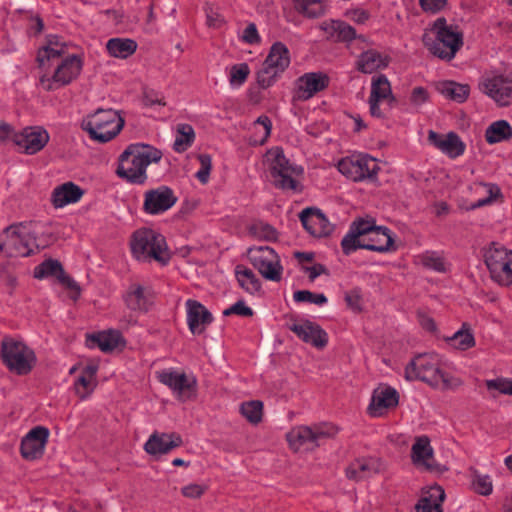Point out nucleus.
Here are the masks:
<instances>
[{"instance_id":"1","label":"nucleus","mask_w":512,"mask_h":512,"mask_svg":"<svg viewBox=\"0 0 512 512\" xmlns=\"http://www.w3.org/2000/svg\"><path fill=\"white\" fill-rule=\"evenodd\" d=\"M405 378L422 381L441 391H455L463 385L462 379L443 370L440 357L431 353L412 359L405 368Z\"/></svg>"},{"instance_id":"2","label":"nucleus","mask_w":512,"mask_h":512,"mask_svg":"<svg viewBox=\"0 0 512 512\" xmlns=\"http://www.w3.org/2000/svg\"><path fill=\"white\" fill-rule=\"evenodd\" d=\"M161 157V151L153 146L143 143L130 144L119 157L116 173L129 183L144 184L147 180V167L158 162Z\"/></svg>"},{"instance_id":"3","label":"nucleus","mask_w":512,"mask_h":512,"mask_svg":"<svg viewBox=\"0 0 512 512\" xmlns=\"http://www.w3.org/2000/svg\"><path fill=\"white\" fill-rule=\"evenodd\" d=\"M424 45L436 57L451 60L463 45V33L458 25L437 18L429 32L423 36Z\"/></svg>"},{"instance_id":"4","label":"nucleus","mask_w":512,"mask_h":512,"mask_svg":"<svg viewBox=\"0 0 512 512\" xmlns=\"http://www.w3.org/2000/svg\"><path fill=\"white\" fill-rule=\"evenodd\" d=\"M82 68L79 55H67L45 67H38L37 86L47 92L59 90L77 79Z\"/></svg>"},{"instance_id":"5","label":"nucleus","mask_w":512,"mask_h":512,"mask_svg":"<svg viewBox=\"0 0 512 512\" xmlns=\"http://www.w3.org/2000/svg\"><path fill=\"white\" fill-rule=\"evenodd\" d=\"M131 250L139 261L151 262L154 260L161 265H166L170 260L165 237L150 228H142L134 232Z\"/></svg>"},{"instance_id":"6","label":"nucleus","mask_w":512,"mask_h":512,"mask_svg":"<svg viewBox=\"0 0 512 512\" xmlns=\"http://www.w3.org/2000/svg\"><path fill=\"white\" fill-rule=\"evenodd\" d=\"M31 223H17L0 235V252L9 257H27L38 250Z\"/></svg>"},{"instance_id":"7","label":"nucleus","mask_w":512,"mask_h":512,"mask_svg":"<svg viewBox=\"0 0 512 512\" xmlns=\"http://www.w3.org/2000/svg\"><path fill=\"white\" fill-rule=\"evenodd\" d=\"M0 358L10 372L20 376L29 374L37 364V356L31 347L8 337L1 342Z\"/></svg>"},{"instance_id":"8","label":"nucleus","mask_w":512,"mask_h":512,"mask_svg":"<svg viewBox=\"0 0 512 512\" xmlns=\"http://www.w3.org/2000/svg\"><path fill=\"white\" fill-rule=\"evenodd\" d=\"M124 126V120L114 109H98L83 119L81 127L90 138L100 143H106L119 134Z\"/></svg>"},{"instance_id":"9","label":"nucleus","mask_w":512,"mask_h":512,"mask_svg":"<svg viewBox=\"0 0 512 512\" xmlns=\"http://www.w3.org/2000/svg\"><path fill=\"white\" fill-rule=\"evenodd\" d=\"M264 163L270 170L276 187L282 190L296 191L298 181L296 177L302 175V166L290 163L280 147L269 149L264 156Z\"/></svg>"},{"instance_id":"10","label":"nucleus","mask_w":512,"mask_h":512,"mask_svg":"<svg viewBox=\"0 0 512 512\" xmlns=\"http://www.w3.org/2000/svg\"><path fill=\"white\" fill-rule=\"evenodd\" d=\"M337 429L329 423L314 426H298L287 434V441L294 451H309L320 446L325 439L333 437Z\"/></svg>"},{"instance_id":"11","label":"nucleus","mask_w":512,"mask_h":512,"mask_svg":"<svg viewBox=\"0 0 512 512\" xmlns=\"http://www.w3.org/2000/svg\"><path fill=\"white\" fill-rule=\"evenodd\" d=\"M289 64V49L282 42H275L271 46L262 68L257 73L258 85L263 89L272 86L277 77L288 68Z\"/></svg>"},{"instance_id":"12","label":"nucleus","mask_w":512,"mask_h":512,"mask_svg":"<svg viewBox=\"0 0 512 512\" xmlns=\"http://www.w3.org/2000/svg\"><path fill=\"white\" fill-rule=\"evenodd\" d=\"M337 167L341 174L354 182L373 181L380 169L375 158L362 153L341 159Z\"/></svg>"},{"instance_id":"13","label":"nucleus","mask_w":512,"mask_h":512,"mask_svg":"<svg viewBox=\"0 0 512 512\" xmlns=\"http://www.w3.org/2000/svg\"><path fill=\"white\" fill-rule=\"evenodd\" d=\"M479 89L498 106L505 107L512 103L511 74H504L499 71L486 72L480 78Z\"/></svg>"},{"instance_id":"14","label":"nucleus","mask_w":512,"mask_h":512,"mask_svg":"<svg viewBox=\"0 0 512 512\" xmlns=\"http://www.w3.org/2000/svg\"><path fill=\"white\" fill-rule=\"evenodd\" d=\"M247 256L251 264L263 278L273 282L282 279L283 266L275 250L269 246H255L248 249Z\"/></svg>"},{"instance_id":"15","label":"nucleus","mask_w":512,"mask_h":512,"mask_svg":"<svg viewBox=\"0 0 512 512\" xmlns=\"http://www.w3.org/2000/svg\"><path fill=\"white\" fill-rule=\"evenodd\" d=\"M157 377L159 382L166 385L180 401H187L196 395L197 379L193 374L170 368L160 371Z\"/></svg>"},{"instance_id":"16","label":"nucleus","mask_w":512,"mask_h":512,"mask_svg":"<svg viewBox=\"0 0 512 512\" xmlns=\"http://www.w3.org/2000/svg\"><path fill=\"white\" fill-rule=\"evenodd\" d=\"M286 327L303 342L316 348H323L328 343L327 333L320 325L308 319L292 317L286 322Z\"/></svg>"},{"instance_id":"17","label":"nucleus","mask_w":512,"mask_h":512,"mask_svg":"<svg viewBox=\"0 0 512 512\" xmlns=\"http://www.w3.org/2000/svg\"><path fill=\"white\" fill-rule=\"evenodd\" d=\"M329 85V77L323 72H307L298 77L292 91L293 101H307Z\"/></svg>"},{"instance_id":"18","label":"nucleus","mask_w":512,"mask_h":512,"mask_svg":"<svg viewBox=\"0 0 512 512\" xmlns=\"http://www.w3.org/2000/svg\"><path fill=\"white\" fill-rule=\"evenodd\" d=\"M50 135L41 126H29L13 135L14 144L25 154L34 155L49 142Z\"/></svg>"},{"instance_id":"19","label":"nucleus","mask_w":512,"mask_h":512,"mask_svg":"<svg viewBox=\"0 0 512 512\" xmlns=\"http://www.w3.org/2000/svg\"><path fill=\"white\" fill-rule=\"evenodd\" d=\"M33 275L36 279L40 280L55 277L60 284L73 293L71 296L73 300L78 299L80 294L78 283L65 273L62 264L58 260L47 259L43 261L34 268Z\"/></svg>"},{"instance_id":"20","label":"nucleus","mask_w":512,"mask_h":512,"mask_svg":"<svg viewBox=\"0 0 512 512\" xmlns=\"http://www.w3.org/2000/svg\"><path fill=\"white\" fill-rule=\"evenodd\" d=\"M176 202L174 191L168 186L161 185L145 192L143 209L147 214L159 215L172 208Z\"/></svg>"},{"instance_id":"21","label":"nucleus","mask_w":512,"mask_h":512,"mask_svg":"<svg viewBox=\"0 0 512 512\" xmlns=\"http://www.w3.org/2000/svg\"><path fill=\"white\" fill-rule=\"evenodd\" d=\"M299 217L304 229L314 237H325L333 231V225L318 208H306Z\"/></svg>"},{"instance_id":"22","label":"nucleus","mask_w":512,"mask_h":512,"mask_svg":"<svg viewBox=\"0 0 512 512\" xmlns=\"http://www.w3.org/2000/svg\"><path fill=\"white\" fill-rule=\"evenodd\" d=\"M49 430L43 426L31 429L21 441V455L27 460L40 458L45 450Z\"/></svg>"},{"instance_id":"23","label":"nucleus","mask_w":512,"mask_h":512,"mask_svg":"<svg viewBox=\"0 0 512 512\" xmlns=\"http://www.w3.org/2000/svg\"><path fill=\"white\" fill-rule=\"evenodd\" d=\"M399 403L397 390L388 385H382L373 391L368 412L372 417L382 416L388 409L395 408Z\"/></svg>"},{"instance_id":"24","label":"nucleus","mask_w":512,"mask_h":512,"mask_svg":"<svg viewBox=\"0 0 512 512\" xmlns=\"http://www.w3.org/2000/svg\"><path fill=\"white\" fill-rule=\"evenodd\" d=\"M429 142L451 159L463 155L466 149L465 143L455 132H449L445 135L439 134L433 130L428 133Z\"/></svg>"},{"instance_id":"25","label":"nucleus","mask_w":512,"mask_h":512,"mask_svg":"<svg viewBox=\"0 0 512 512\" xmlns=\"http://www.w3.org/2000/svg\"><path fill=\"white\" fill-rule=\"evenodd\" d=\"M68 53V43L58 35H48L45 44L39 48L37 53L38 67H45L46 64L55 62Z\"/></svg>"},{"instance_id":"26","label":"nucleus","mask_w":512,"mask_h":512,"mask_svg":"<svg viewBox=\"0 0 512 512\" xmlns=\"http://www.w3.org/2000/svg\"><path fill=\"white\" fill-rule=\"evenodd\" d=\"M182 445V438L176 433L154 432L144 444V450L152 456H159L169 453L176 447Z\"/></svg>"},{"instance_id":"27","label":"nucleus","mask_w":512,"mask_h":512,"mask_svg":"<svg viewBox=\"0 0 512 512\" xmlns=\"http://www.w3.org/2000/svg\"><path fill=\"white\" fill-rule=\"evenodd\" d=\"M411 459L414 465L427 471H437L434 463V451L427 436H419L411 448Z\"/></svg>"},{"instance_id":"28","label":"nucleus","mask_w":512,"mask_h":512,"mask_svg":"<svg viewBox=\"0 0 512 512\" xmlns=\"http://www.w3.org/2000/svg\"><path fill=\"white\" fill-rule=\"evenodd\" d=\"M187 323L192 334H201L213 321L212 314L196 300L186 301Z\"/></svg>"},{"instance_id":"29","label":"nucleus","mask_w":512,"mask_h":512,"mask_svg":"<svg viewBox=\"0 0 512 512\" xmlns=\"http://www.w3.org/2000/svg\"><path fill=\"white\" fill-rule=\"evenodd\" d=\"M363 249L375 252H388L394 250V240L390 229L377 226L367 237Z\"/></svg>"},{"instance_id":"30","label":"nucleus","mask_w":512,"mask_h":512,"mask_svg":"<svg viewBox=\"0 0 512 512\" xmlns=\"http://www.w3.org/2000/svg\"><path fill=\"white\" fill-rule=\"evenodd\" d=\"M83 190L73 182H66L54 188L51 202L55 208H63L77 203L83 196Z\"/></svg>"},{"instance_id":"31","label":"nucleus","mask_w":512,"mask_h":512,"mask_svg":"<svg viewBox=\"0 0 512 512\" xmlns=\"http://www.w3.org/2000/svg\"><path fill=\"white\" fill-rule=\"evenodd\" d=\"M124 301L131 311L146 312L152 305V296L143 286L132 284L124 296Z\"/></svg>"},{"instance_id":"32","label":"nucleus","mask_w":512,"mask_h":512,"mask_svg":"<svg viewBox=\"0 0 512 512\" xmlns=\"http://www.w3.org/2000/svg\"><path fill=\"white\" fill-rule=\"evenodd\" d=\"M381 464L376 458H362L352 462L346 469V476L360 481L373 476L380 471Z\"/></svg>"},{"instance_id":"33","label":"nucleus","mask_w":512,"mask_h":512,"mask_svg":"<svg viewBox=\"0 0 512 512\" xmlns=\"http://www.w3.org/2000/svg\"><path fill=\"white\" fill-rule=\"evenodd\" d=\"M389 64V57L376 51L367 50L363 52L357 60V69L365 74H370L376 70L383 69Z\"/></svg>"},{"instance_id":"34","label":"nucleus","mask_w":512,"mask_h":512,"mask_svg":"<svg viewBox=\"0 0 512 512\" xmlns=\"http://www.w3.org/2000/svg\"><path fill=\"white\" fill-rule=\"evenodd\" d=\"M445 492L442 487L431 486L420 498L416 505L417 512H441V504L444 501Z\"/></svg>"},{"instance_id":"35","label":"nucleus","mask_w":512,"mask_h":512,"mask_svg":"<svg viewBox=\"0 0 512 512\" xmlns=\"http://www.w3.org/2000/svg\"><path fill=\"white\" fill-rule=\"evenodd\" d=\"M235 277L239 286L248 294L256 295L260 293L262 283L257 275L244 265L235 267Z\"/></svg>"},{"instance_id":"36","label":"nucleus","mask_w":512,"mask_h":512,"mask_svg":"<svg viewBox=\"0 0 512 512\" xmlns=\"http://www.w3.org/2000/svg\"><path fill=\"white\" fill-rule=\"evenodd\" d=\"M97 367L94 365L86 366L81 375L74 382V390L78 397L86 399L95 388V377Z\"/></svg>"},{"instance_id":"37","label":"nucleus","mask_w":512,"mask_h":512,"mask_svg":"<svg viewBox=\"0 0 512 512\" xmlns=\"http://www.w3.org/2000/svg\"><path fill=\"white\" fill-rule=\"evenodd\" d=\"M512 138V126L506 120L492 122L485 130V140L488 144H496Z\"/></svg>"},{"instance_id":"38","label":"nucleus","mask_w":512,"mask_h":512,"mask_svg":"<svg viewBox=\"0 0 512 512\" xmlns=\"http://www.w3.org/2000/svg\"><path fill=\"white\" fill-rule=\"evenodd\" d=\"M108 53L115 58L125 59L137 49V43L129 38H111L106 43Z\"/></svg>"},{"instance_id":"39","label":"nucleus","mask_w":512,"mask_h":512,"mask_svg":"<svg viewBox=\"0 0 512 512\" xmlns=\"http://www.w3.org/2000/svg\"><path fill=\"white\" fill-rule=\"evenodd\" d=\"M324 30L337 41L350 42L356 38L355 29L344 21L332 20L324 26Z\"/></svg>"},{"instance_id":"40","label":"nucleus","mask_w":512,"mask_h":512,"mask_svg":"<svg viewBox=\"0 0 512 512\" xmlns=\"http://www.w3.org/2000/svg\"><path fill=\"white\" fill-rule=\"evenodd\" d=\"M446 341L449 346L461 351L468 350L475 345L474 335L467 323H463L461 328L448 337Z\"/></svg>"},{"instance_id":"41","label":"nucleus","mask_w":512,"mask_h":512,"mask_svg":"<svg viewBox=\"0 0 512 512\" xmlns=\"http://www.w3.org/2000/svg\"><path fill=\"white\" fill-rule=\"evenodd\" d=\"M253 134L249 143L253 146L263 145L268 140L271 130L272 121L266 115L259 116L253 123Z\"/></svg>"},{"instance_id":"42","label":"nucleus","mask_w":512,"mask_h":512,"mask_svg":"<svg viewBox=\"0 0 512 512\" xmlns=\"http://www.w3.org/2000/svg\"><path fill=\"white\" fill-rule=\"evenodd\" d=\"M369 99L380 102L393 100L391 85L385 75L381 74L372 78Z\"/></svg>"},{"instance_id":"43","label":"nucleus","mask_w":512,"mask_h":512,"mask_svg":"<svg viewBox=\"0 0 512 512\" xmlns=\"http://www.w3.org/2000/svg\"><path fill=\"white\" fill-rule=\"evenodd\" d=\"M439 91L446 98L454 100L456 102H464L469 96V86L466 84H460L454 81H444L438 86Z\"/></svg>"},{"instance_id":"44","label":"nucleus","mask_w":512,"mask_h":512,"mask_svg":"<svg viewBox=\"0 0 512 512\" xmlns=\"http://www.w3.org/2000/svg\"><path fill=\"white\" fill-rule=\"evenodd\" d=\"M101 351L109 352L117 348L123 341L122 335L117 330H108L99 332L91 337Z\"/></svg>"},{"instance_id":"45","label":"nucleus","mask_w":512,"mask_h":512,"mask_svg":"<svg viewBox=\"0 0 512 512\" xmlns=\"http://www.w3.org/2000/svg\"><path fill=\"white\" fill-rule=\"evenodd\" d=\"M195 140V132L190 124L177 125L173 148L176 152L186 151Z\"/></svg>"},{"instance_id":"46","label":"nucleus","mask_w":512,"mask_h":512,"mask_svg":"<svg viewBox=\"0 0 512 512\" xmlns=\"http://www.w3.org/2000/svg\"><path fill=\"white\" fill-rule=\"evenodd\" d=\"M511 252L512 251L495 244L488 248L485 253V263L490 271V274H493L495 271H497V269L504 263L505 259L508 257V255L511 254Z\"/></svg>"},{"instance_id":"47","label":"nucleus","mask_w":512,"mask_h":512,"mask_svg":"<svg viewBox=\"0 0 512 512\" xmlns=\"http://www.w3.org/2000/svg\"><path fill=\"white\" fill-rule=\"evenodd\" d=\"M418 260L424 267L436 272L442 273L447 270V263L439 252L426 251L419 255Z\"/></svg>"},{"instance_id":"48","label":"nucleus","mask_w":512,"mask_h":512,"mask_svg":"<svg viewBox=\"0 0 512 512\" xmlns=\"http://www.w3.org/2000/svg\"><path fill=\"white\" fill-rule=\"evenodd\" d=\"M293 5L297 12L309 18L323 14V5L319 0H293Z\"/></svg>"},{"instance_id":"49","label":"nucleus","mask_w":512,"mask_h":512,"mask_svg":"<svg viewBox=\"0 0 512 512\" xmlns=\"http://www.w3.org/2000/svg\"><path fill=\"white\" fill-rule=\"evenodd\" d=\"M249 232L256 238L273 241L277 239V231L270 224L258 220L253 222L249 227Z\"/></svg>"},{"instance_id":"50","label":"nucleus","mask_w":512,"mask_h":512,"mask_svg":"<svg viewBox=\"0 0 512 512\" xmlns=\"http://www.w3.org/2000/svg\"><path fill=\"white\" fill-rule=\"evenodd\" d=\"M250 74L247 63H238L231 66L229 70V83L232 88L241 87Z\"/></svg>"},{"instance_id":"51","label":"nucleus","mask_w":512,"mask_h":512,"mask_svg":"<svg viewBox=\"0 0 512 512\" xmlns=\"http://www.w3.org/2000/svg\"><path fill=\"white\" fill-rule=\"evenodd\" d=\"M263 404L260 401L252 400L242 403L240 412L249 422L258 423L262 418Z\"/></svg>"},{"instance_id":"52","label":"nucleus","mask_w":512,"mask_h":512,"mask_svg":"<svg viewBox=\"0 0 512 512\" xmlns=\"http://www.w3.org/2000/svg\"><path fill=\"white\" fill-rule=\"evenodd\" d=\"M293 299L299 303H310L323 306L328 302L327 297L323 293H314L309 290H298L294 292Z\"/></svg>"},{"instance_id":"53","label":"nucleus","mask_w":512,"mask_h":512,"mask_svg":"<svg viewBox=\"0 0 512 512\" xmlns=\"http://www.w3.org/2000/svg\"><path fill=\"white\" fill-rule=\"evenodd\" d=\"M491 277L501 285H509L512 283V252L497 271L491 274Z\"/></svg>"},{"instance_id":"54","label":"nucleus","mask_w":512,"mask_h":512,"mask_svg":"<svg viewBox=\"0 0 512 512\" xmlns=\"http://www.w3.org/2000/svg\"><path fill=\"white\" fill-rule=\"evenodd\" d=\"M365 244V238H361L356 233H353L349 229L348 233L343 237L341 241V247L345 255H350L357 249H363Z\"/></svg>"},{"instance_id":"55","label":"nucleus","mask_w":512,"mask_h":512,"mask_svg":"<svg viewBox=\"0 0 512 512\" xmlns=\"http://www.w3.org/2000/svg\"><path fill=\"white\" fill-rule=\"evenodd\" d=\"M472 485L474 490L483 496H488L493 491L492 480L489 475L474 473Z\"/></svg>"},{"instance_id":"56","label":"nucleus","mask_w":512,"mask_h":512,"mask_svg":"<svg viewBox=\"0 0 512 512\" xmlns=\"http://www.w3.org/2000/svg\"><path fill=\"white\" fill-rule=\"evenodd\" d=\"M198 161L200 168L196 172L195 176L202 184H206L209 181L210 172L212 169V159L208 154L198 155Z\"/></svg>"},{"instance_id":"57","label":"nucleus","mask_w":512,"mask_h":512,"mask_svg":"<svg viewBox=\"0 0 512 512\" xmlns=\"http://www.w3.org/2000/svg\"><path fill=\"white\" fill-rule=\"evenodd\" d=\"M488 390H497L502 394L512 395V379L496 378L486 381Z\"/></svg>"},{"instance_id":"58","label":"nucleus","mask_w":512,"mask_h":512,"mask_svg":"<svg viewBox=\"0 0 512 512\" xmlns=\"http://www.w3.org/2000/svg\"><path fill=\"white\" fill-rule=\"evenodd\" d=\"M254 312L252 308L246 305L245 301L239 300L223 311L224 316L239 315L242 317H251Z\"/></svg>"},{"instance_id":"59","label":"nucleus","mask_w":512,"mask_h":512,"mask_svg":"<svg viewBox=\"0 0 512 512\" xmlns=\"http://www.w3.org/2000/svg\"><path fill=\"white\" fill-rule=\"evenodd\" d=\"M143 103L146 107L164 106L166 104L163 95L155 90L144 92Z\"/></svg>"},{"instance_id":"60","label":"nucleus","mask_w":512,"mask_h":512,"mask_svg":"<svg viewBox=\"0 0 512 512\" xmlns=\"http://www.w3.org/2000/svg\"><path fill=\"white\" fill-rule=\"evenodd\" d=\"M377 226L366 220L355 221L350 229L361 238L367 237Z\"/></svg>"},{"instance_id":"61","label":"nucleus","mask_w":512,"mask_h":512,"mask_svg":"<svg viewBox=\"0 0 512 512\" xmlns=\"http://www.w3.org/2000/svg\"><path fill=\"white\" fill-rule=\"evenodd\" d=\"M242 39L248 44H256L260 42V36L254 23H249L242 33Z\"/></svg>"},{"instance_id":"62","label":"nucleus","mask_w":512,"mask_h":512,"mask_svg":"<svg viewBox=\"0 0 512 512\" xmlns=\"http://www.w3.org/2000/svg\"><path fill=\"white\" fill-rule=\"evenodd\" d=\"M345 301L347 305L353 310H360L361 308V292L360 289L354 288L345 293Z\"/></svg>"},{"instance_id":"63","label":"nucleus","mask_w":512,"mask_h":512,"mask_svg":"<svg viewBox=\"0 0 512 512\" xmlns=\"http://www.w3.org/2000/svg\"><path fill=\"white\" fill-rule=\"evenodd\" d=\"M428 100V92L423 87H415L410 96V102L416 108L423 105Z\"/></svg>"},{"instance_id":"64","label":"nucleus","mask_w":512,"mask_h":512,"mask_svg":"<svg viewBox=\"0 0 512 512\" xmlns=\"http://www.w3.org/2000/svg\"><path fill=\"white\" fill-rule=\"evenodd\" d=\"M446 2L447 0H419L422 9L432 13L440 11L446 5Z\"/></svg>"}]
</instances>
